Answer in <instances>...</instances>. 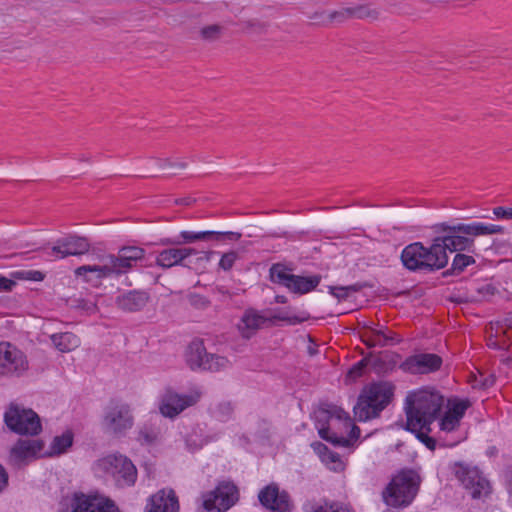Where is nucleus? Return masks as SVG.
I'll list each match as a JSON object with an SVG mask.
<instances>
[{
	"instance_id": "12",
	"label": "nucleus",
	"mask_w": 512,
	"mask_h": 512,
	"mask_svg": "<svg viewBox=\"0 0 512 512\" xmlns=\"http://www.w3.org/2000/svg\"><path fill=\"white\" fill-rule=\"evenodd\" d=\"M201 392L193 389L179 393L173 389L164 390L158 398V409L163 417L174 419L185 409L194 406L201 399Z\"/></svg>"
},
{
	"instance_id": "45",
	"label": "nucleus",
	"mask_w": 512,
	"mask_h": 512,
	"mask_svg": "<svg viewBox=\"0 0 512 512\" xmlns=\"http://www.w3.org/2000/svg\"><path fill=\"white\" fill-rule=\"evenodd\" d=\"M363 370V362L360 361L357 364H355L348 372V377L351 380L356 379L357 377L361 376Z\"/></svg>"
},
{
	"instance_id": "40",
	"label": "nucleus",
	"mask_w": 512,
	"mask_h": 512,
	"mask_svg": "<svg viewBox=\"0 0 512 512\" xmlns=\"http://www.w3.org/2000/svg\"><path fill=\"white\" fill-rule=\"evenodd\" d=\"M238 255L234 251L224 253L219 261V267L225 271H228L234 265Z\"/></svg>"
},
{
	"instance_id": "15",
	"label": "nucleus",
	"mask_w": 512,
	"mask_h": 512,
	"mask_svg": "<svg viewBox=\"0 0 512 512\" xmlns=\"http://www.w3.org/2000/svg\"><path fill=\"white\" fill-rule=\"evenodd\" d=\"M103 429L114 435H122L134 425V417L130 407L126 404L109 406L102 417Z\"/></svg>"
},
{
	"instance_id": "35",
	"label": "nucleus",
	"mask_w": 512,
	"mask_h": 512,
	"mask_svg": "<svg viewBox=\"0 0 512 512\" xmlns=\"http://www.w3.org/2000/svg\"><path fill=\"white\" fill-rule=\"evenodd\" d=\"M303 509L304 512H352L348 504L337 501H311Z\"/></svg>"
},
{
	"instance_id": "49",
	"label": "nucleus",
	"mask_w": 512,
	"mask_h": 512,
	"mask_svg": "<svg viewBox=\"0 0 512 512\" xmlns=\"http://www.w3.org/2000/svg\"><path fill=\"white\" fill-rule=\"evenodd\" d=\"M206 442L204 440H200L199 443H192L190 439L186 440V445L189 450L196 451L200 449Z\"/></svg>"
},
{
	"instance_id": "1",
	"label": "nucleus",
	"mask_w": 512,
	"mask_h": 512,
	"mask_svg": "<svg viewBox=\"0 0 512 512\" xmlns=\"http://www.w3.org/2000/svg\"><path fill=\"white\" fill-rule=\"evenodd\" d=\"M146 256L142 247L124 245L116 253H102L96 256L98 263L82 265L75 269L74 274L84 283L101 286L103 281H117L126 286L140 284L137 278L144 275L137 269Z\"/></svg>"
},
{
	"instance_id": "3",
	"label": "nucleus",
	"mask_w": 512,
	"mask_h": 512,
	"mask_svg": "<svg viewBox=\"0 0 512 512\" xmlns=\"http://www.w3.org/2000/svg\"><path fill=\"white\" fill-rule=\"evenodd\" d=\"M435 229L445 233L443 236L434 238L436 244H440V248L445 253H447V250L450 252L467 251L475 253V237L504 233V227L482 222L458 223L456 225L441 223L437 224Z\"/></svg>"
},
{
	"instance_id": "58",
	"label": "nucleus",
	"mask_w": 512,
	"mask_h": 512,
	"mask_svg": "<svg viewBox=\"0 0 512 512\" xmlns=\"http://www.w3.org/2000/svg\"><path fill=\"white\" fill-rule=\"evenodd\" d=\"M336 15H337V12H334V13L331 15V18H334Z\"/></svg>"
},
{
	"instance_id": "42",
	"label": "nucleus",
	"mask_w": 512,
	"mask_h": 512,
	"mask_svg": "<svg viewBox=\"0 0 512 512\" xmlns=\"http://www.w3.org/2000/svg\"><path fill=\"white\" fill-rule=\"evenodd\" d=\"M158 438V432L155 430L146 431L141 429L139 432L138 440L142 444H151L155 442Z\"/></svg>"
},
{
	"instance_id": "38",
	"label": "nucleus",
	"mask_w": 512,
	"mask_h": 512,
	"mask_svg": "<svg viewBox=\"0 0 512 512\" xmlns=\"http://www.w3.org/2000/svg\"><path fill=\"white\" fill-rule=\"evenodd\" d=\"M475 263V259L472 255H466L463 253H457L452 261V270L454 273H460L464 269Z\"/></svg>"
},
{
	"instance_id": "22",
	"label": "nucleus",
	"mask_w": 512,
	"mask_h": 512,
	"mask_svg": "<svg viewBox=\"0 0 512 512\" xmlns=\"http://www.w3.org/2000/svg\"><path fill=\"white\" fill-rule=\"evenodd\" d=\"M145 512H179L176 493L171 488H164L148 499Z\"/></svg>"
},
{
	"instance_id": "25",
	"label": "nucleus",
	"mask_w": 512,
	"mask_h": 512,
	"mask_svg": "<svg viewBox=\"0 0 512 512\" xmlns=\"http://www.w3.org/2000/svg\"><path fill=\"white\" fill-rule=\"evenodd\" d=\"M5 356L2 375L21 376L28 370L29 363L27 357L21 350L10 343H8Z\"/></svg>"
},
{
	"instance_id": "60",
	"label": "nucleus",
	"mask_w": 512,
	"mask_h": 512,
	"mask_svg": "<svg viewBox=\"0 0 512 512\" xmlns=\"http://www.w3.org/2000/svg\"><path fill=\"white\" fill-rule=\"evenodd\" d=\"M151 284H158L157 279H155Z\"/></svg>"
},
{
	"instance_id": "24",
	"label": "nucleus",
	"mask_w": 512,
	"mask_h": 512,
	"mask_svg": "<svg viewBox=\"0 0 512 512\" xmlns=\"http://www.w3.org/2000/svg\"><path fill=\"white\" fill-rule=\"evenodd\" d=\"M441 365V358L435 354H417L406 359L402 368L410 373H429L437 370Z\"/></svg>"
},
{
	"instance_id": "43",
	"label": "nucleus",
	"mask_w": 512,
	"mask_h": 512,
	"mask_svg": "<svg viewBox=\"0 0 512 512\" xmlns=\"http://www.w3.org/2000/svg\"><path fill=\"white\" fill-rule=\"evenodd\" d=\"M392 342V338L388 337L382 330L375 331L372 345L384 346Z\"/></svg>"
},
{
	"instance_id": "47",
	"label": "nucleus",
	"mask_w": 512,
	"mask_h": 512,
	"mask_svg": "<svg viewBox=\"0 0 512 512\" xmlns=\"http://www.w3.org/2000/svg\"><path fill=\"white\" fill-rule=\"evenodd\" d=\"M8 484V475L4 467L0 464V492L6 488Z\"/></svg>"
},
{
	"instance_id": "16",
	"label": "nucleus",
	"mask_w": 512,
	"mask_h": 512,
	"mask_svg": "<svg viewBox=\"0 0 512 512\" xmlns=\"http://www.w3.org/2000/svg\"><path fill=\"white\" fill-rule=\"evenodd\" d=\"M238 501L237 487L229 482L219 484L215 490L203 495L205 512H225Z\"/></svg>"
},
{
	"instance_id": "23",
	"label": "nucleus",
	"mask_w": 512,
	"mask_h": 512,
	"mask_svg": "<svg viewBox=\"0 0 512 512\" xmlns=\"http://www.w3.org/2000/svg\"><path fill=\"white\" fill-rule=\"evenodd\" d=\"M459 480L473 498H480L489 493V482L477 469H462L457 471Z\"/></svg>"
},
{
	"instance_id": "11",
	"label": "nucleus",
	"mask_w": 512,
	"mask_h": 512,
	"mask_svg": "<svg viewBox=\"0 0 512 512\" xmlns=\"http://www.w3.org/2000/svg\"><path fill=\"white\" fill-rule=\"evenodd\" d=\"M58 512H120L116 504L100 494L74 493L64 497Z\"/></svg>"
},
{
	"instance_id": "32",
	"label": "nucleus",
	"mask_w": 512,
	"mask_h": 512,
	"mask_svg": "<svg viewBox=\"0 0 512 512\" xmlns=\"http://www.w3.org/2000/svg\"><path fill=\"white\" fill-rule=\"evenodd\" d=\"M73 442L74 433L71 430L63 431L52 438L48 448L45 447V457H55L67 453Z\"/></svg>"
},
{
	"instance_id": "14",
	"label": "nucleus",
	"mask_w": 512,
	"mask_h": 512,
	"mask_svg": "<svg viewBox=\"0 0 512 512\" xmlns=\"http://www.w3.org/2000/svg\"><path fill=\"white\" fill-rule=\"evenodd\" d=\"M293 269L283 263H275L269 269L270 280L286 288H316L322 279L320 274L294 275Z\"/></svg>"
},
{
	"instance_id": "29",
	"label": "nucleus",
	"mask_w": 512,
	"mask_h": 512,
	"mask_svg": "<svg viewBox=\"0 0 512 512\" xmlns=\"http://www.w3.org/2000/svg\"><path fill=\"white\" fill-rule=\"evenodd\" d=\"M148 299L145 290H123L117 296V304L123 310L135 311L144 307Z\"/></svg>"
},
{
	"instance_id": "33",
	"label": "nucleus",
	"mask_w": 512,
	"mask_h": 512,
	"mask_svg": "<svg viewBox=\"0 0 512 512\" xmlns=\"http://www.w3.org/2000/svg\"><path fill=\"white\" fill-rule=\"evenodd\" d=\"M49 338L52 346L61 353H70L81 345L80 337L72 332L53 333Z\"/></svg>"
},
{
	"instance_id": "39",
	"label": "nucleus",
	"mask_w": 512,
	"mask_h": 512,
	"mask_svg": "<svg viewBox=\"0 0 512 512\" xmlns=\"http://www.w3.org/2000/svg\"><path fill=\"white\" fill-rule=\"evenodd\" d=\"M221 30L222 28L219 25H210L202 28L200 34L204 40L213 42L219 39Z\"/></svg>"
},
{
	"instance_id": "13",
	"label": "nucleus",
	"mask_w": 512,
	"mask_h": 512,
	"mask_svg": "<svg viewBox=\"0 0 512 512\" xmlns=\"http://www.w3.org/2000/svg\"><path fill=\"white\" fill-rule=\"evenodd\" d=\"M41 458H45L44 440L20 438L9 448L7 463L15 468H23Z\"/></svg>"
},
{
	"instance_id": "46",
	"label": "nucleus",
	"mask_w": 512,
	"mask_h": 512,
	"mask_svg": "<svg viewBox=\"0 0 512 512\" xmlns=\"http://www.w3.org/2000/svg\"><path fill=\"white\" fill-rule=\"evenodd\" d=\"M208 301L198 293L192 294V305L197 308H203L207 305Z\"/></svg>"
},
{
	"instance_id": "6",
	"label": "nucleus",
	"mask_w": 512,
	"mask_h": 512,
	"mask_svg": "<svg viewBox=\"0 0 512 512\" xmlns=\"http://www.w3.org/2000/svg\"><path fill=\"white\" fill-rule=\"evenodd\" d=\"M394 386L389 382H377L366 386L354 406L357 420L367 421L378 416L391 401Z\"/></svg>"
},
{
	"instance_id": "52",
	"label": "nucleus",
	"mask_w": 512,
	"mask_h": 512,
	"mask_svg": "<svg viewBox=\"0 0 512 512\" xmlns=\"http://www.w3.org/2000/svg\"><path fill=\"white\" fill-rule=\"evenodd\" d=\"M462 439H463L462 437H458V438H456V439H453V440H451V441L446 442V443H445V445H447V446H455V445H456V444H458L460 441H462Z\"/></svg>"
},
{
	"instance_id": "54",
	"label": "nucleus",
	"mask_w": 512,
	"mask_h": 512,
	"mask_svg": "<svg viewBox=\"0 0 512 512\" xmlns=\"http://www.w3.org/2000/svg\"><path fill=\"white\" fill-rule=\"evenodd\" d=\"M328 288L330 289H333V288H338L337 286H329ZM339 288H355L354 286H340Z\"/></svg>"
},
{
	"instance_id": "36",
	"label": "nucleus",
	"mask_w": 512,
	"mask_h": 512,
	"mask_svg": "<svg viewBox=\"0 0 512 512\" xmlns=\"http://www.w3.org/2000/svg\"><path fill=\"white\" fill-rule=\"evenodd\" d=\"M231 361L222 355L209 353L202 370L220 371L229 368Z\"/></svg>"
},
{
	"instance_id": "44",
	"label": "nucleus",
	"mask_w": 512,
	"mask_h": 512,
	"mask_svg": "<svg viewBox=\"0 0 512 512\" xmlns=\"http://www.w3.org/2000/svg\"><path fill=\"white\" fill-rule=\"evenodd\" d=\"M493 214L498 218L512 219V208L496 207Z\"/></svg>"
},
{
	"instance_id": "21",
	"label": "nucleus",
	"mask_w": 512,
	"mask_h": 512,
	"mask_svg": "<svg viewBox=\"0 0 512 512\" xmlns=\"http://www.w3.org/2000/svg\"><path fill=\"white\" fill-rule=\"evenodd\" d=\"M197 254V250L195 248L190 247H178V245H174V247L164 249L157 253L156 255V265L169 269L174 266H187V259L191 255Z\"/></svg>"
},
{
	"instance_id": "10",
	"label": "nucleus",
	"mask_w": 512,
	"mask_h": 512,
	"mask_svg": "<svg viewBox=\"0 0 512 512\" xmlns=\"http://www.w3.org/2000/svg\"><path fill=\"white\" fill-rule=\"evenodd\" d=\"M318 430L321 438L341 446H349L360 434L359 428L352 424L348 414L340 409L329 416L327 427Z\"/></svg>"
},
{
	"instance_id": "51",
	"label": "nucleus",
	"mask_w": 512,
	"mask_h": 512,
	"mask_svg": "<svg viewBox=\"0 0 512 512\" xmlns=\"http://www.w3.org/2000/svg\"><path fill=\"white\" fill-rule=\"evenodd\" d=\"M194 200L190 197L176 199L175 203L179 205H190Z\"/></svg>"
},
{
	"instance_id": "7",
	"label": "nucleus",
	"mask_w": 512,
	"mask_h": 512,
	"mask_svg": "<svg viewBox=\"0 0 512 512\" xmlns=\"http://www.w3.org/2000/svg\"><path fill=\"white\" fill-rule=\"evenodd\" d=\"M420 484L419 475L406 470L398 473L383 493V499L388 506L401 507L412 502Z\"/></svg>"
},
{
	"instance_id": "41",
	"label": "nucleus",
	"mask_w": 512,
	"mask_h": 512,
	"mask_svg": "<svg viewBox=\"0 0 512 512\" xmlns=\"http://www.w3.org/2000/svg\"><path fill=\"white\" fill-rule=\"evenodd\" d=\"M475 292L476 295H453V296H449V299L452 301V302H455V303H467V302H478L480 301V295H482V290H473Z\"/></svg>"
},
{
	"instance_id": "31",
	"label": "nucleus",
	"mask_w": 512,
	"mask_h": 512,
	"mask_svg": "<svg viewBox=\"0 0 512 512\" xmlns=\"http://www.w3.org/2000/svg\"><path fill=\"white\" fill-rule=\"evenodd\" d=\"M363 290H330L331 297L342 307L339 309V313H346L354 310L357 307L362 306V301H358V298L362 296Z\"/></svg>"
},
{
	"instance_id": "50",
	"label": "nucleus",
	"mask_w": 512,
	"mask_h": 512,
	"mask_svg": "<svg viewBox=\"0 0 512 512\" xmlns=\"http://www.w3.org/2000/svg\"><path fill=\"white\" fill-rule=\"evenodd\" d=\"M77 307L90 312V311L94 310L95 304L92 301L81 300V302L77 305Z\"/></svg>"
},
{
	"instance_id": "20",
	"label": "nucleus",
	"mask_w": 512,
	"mask_h": 512,
	"mask_svg": "<svg viewBox=\"0 0 512 512\" xmlns=\"http://www.w3.org/2000/svg\"><path fill=\"white\" fill-rule=\"evenodd\" d=\"M90 244L85 237L80 236H68L57 240L50 252V256H54L59 259L66 258L68 256L82 255L88 252Z\"/></svg>"
},
{
	"instance_id": "19",
	"label": "nucleus",
	"mask_w": 512,
	"mask_h": 512,
	"mask_svg": "<svg viewBox=\"0 0 512 512\" xmlns=\"http://www.w3.org/2000/svg\"><path fill=\"white\" fill-rule=\"evenodd\" d=\"M258 498L260 503L272 512H290L293 507L289 495L274 484L263 488Z\"/></svg>"
},
{
	"instance_id": "57",
	"label": "nucleus",
	"mask_w": 512,
	"mask_h": 512,
	"mask_svg": "<svg viewBox=\"0 0 512 512\" xmlns=\"http://www.w3.org/2000/svg\"><path fill=\"white\" fill-rule=\"evenodd\" d=\"M276 300H277L278 302H285V300L283 299V297H280V296H277V297H276Z\"/></svg>"
},
{
	"instance_id": "26",
	"label": "nucleus",
	"mask_w": 512,
	"mask_h": 512,
	"mask_svg": "<svg viewBox=\"0 0 512 512\" xmlns=\"http://www.w3.org/2000/svg\"><path fill=\"white\" fill-rule=\"evenodd\" d=\"M269 317V324L275 325L279 322L286 325H296L310 318L307 311L298 308L287 309H266Z\"/></svg>"
},
{
	"instance_id": "28",
	"label": "nucleus",
	"mask_w": 512,
	"mask_h": 512,
	"mask_svg": "<svg viewBox=\"0 0 512 512\" xmlns=\"http://www.w3.org/2000/svg\"><path fill=\"white\" fill-rule=\"evenodd\" d=\"M507 330H512V313L505 319L504 325L491 324L487 345L494 349H504L508 346Z\"/></svg>"
},
{
	"instance_id": "18",
	"label": "nucleus",
	"mask_w": 512,
	"mask_h": 512,
	"mask_svg": "<svg viewBox=\"0 0 512 512\" xmlns=\"http://www.w3.org/2000/svg\"><path fill=\"white\" fill-rule=\"evenodd\" d=\"M270 326L267 310L247 309L240 317L236 328L242 338L250 339L264 327Z\"/></svg>"
},
{
	"instance_id": "30",
	"label": "nucleus",
	"mask_w": 512,
	"mask_h": 512,
	"mask_svg": "<svg viewBox=\"0 0 512 512\" xmlns=\"http://www.w3.org/2000/svg\"><path fill=\"white\" fill-rule=\"evenodd\" d=\"M312 448L318 455L321 462L333 472H342L346 468L344 461L337 453L330 451L327 446L322 443H313Z\"/></svg>"
},
{
	"instance_id": "8",
	"label": "nucleus",
	"mask_w": 512,
	"mask_h": 512,
	"mask_svg": "<svg viewBox=\"0 0 512 512\" xmlns=\"http://www.w3.org/2000/svg\"><path fill=\"white\" fill-rule=\"evenodd\" d=\"M470 402L466 399L452 398L447 401L436 416L437 424H433V438L445 440L449 435H454L460 428L461 420Z\"/></svg>"
},
{
	"instance_id": "48",
	"label": "nucleus",
	"mask_w": 512,
	"mask_h": 512,
	"mask_svg": "<svg viewBox=\"0 0 512 512\" xmlns=\"http://www.w3.org/2000/svg\"><path fill=\"white\" fill-rule=\"evenodd\" d=\"M8 349V342L0 343V374H2L4 368L5 352Z\"/></svg>"
},
{
	"instance_id": "27",
	"label": "nucleus",
	"mask_w": 512,
	"mask_h": 512,
	"mask_svg": "<svg viewBox=\"0 0 512 512\" xmlns=\"http://www.w3.org/2000/svg\"><path fill=\"white\" fill-rule=\"evenodd\" d=\"M208 355L209 353L206 351L204 341L196 338L187 346L185 361L192 370H202Z\"/></svg>"
},
{
	"instance_id": "53",
	"label": "nucleus",
	"mask_w": 512,
	"mask_h": 512,
	"mask_svg": "<svg viewBox=\"0 0 512 512\" xmlns=\"http://www.w3.org/2000/svg\"><path fill=\"white\" fill-rule=\"evenodd\" d=\"M213 253H214L213 251H206V252H204V256L201 259H203L205 261H210Z\"/></svg>"
},
{
	"instance_id": "34",
	"label": "nucleus",
	"mask_w": 512,
	"mask_h": 512,
	"mask_svg": "<svg viewBox=\"0 0 512 512\" xmlns=\"http://www.w3.org/2000/svg\"><path fill=\"white\" fill-rule=\"evenodd\" d=\"M45 274L37 270H18L11 272L9 277L0 275V288H12L17 284L18 280L21 281H42Z\"/></svg>"
},
{
	"instance_id": "2",
	"label": "nucleus",
	"mask_w": 512,
	"mask_h": 512,
	"mask_svg": "<svg viewBox=\"0 0 512 512\" xmlns=\"http://www.w3.org/2000/svg\"><path fill=\"white\" fill-rule=\"evenodd\" d=\"M443 406L444 397L433 388H419L406 396V428L430 450L436 445V440L430 436L434 431L432 425Z\"/></svg>"
},
{
	"instance_id": "37",
	"label": "nucleus",
	"mask_w": 512,
	"mask_h": 512,
	"mask_svg": "<svg viewBox=\"0 0 512 512\" xmlns=\"http://www.w3.org/2000/svg\"><path fill=\"white\" fill-rule=\"evenodd\" d=\"M157 165L159 169L167 174L176 175L178 171L184 170L187 168V163L180 160H171V159H159L157 161Z\"/></svg>"
},
{
	"instance_id": "17",
	"label": "nucleus",
	"mask_w": 512,
	"mask_h": 512,
	"mask_svg": "<svg viewBox=\"0 0 512 512\" xmlns=\"http://www.w3.org/2000/svg\"><path fill=\"white\" fill-rule=\"evenodd\" d=\"M224 237L230 240H239L241 233L238 232H217V231H188L183 230L179 233L178 238H162V245H180L182 243H195L197 241H208L215 239L217 241L222 240Z\"/></svg>"
},
{
	"instance_id": "4",
	"label": "nucleus",
	"mask_w": 512,
	"mask_h": 512,
	"mask_svg": "<svg viewBox=\"0 0 512 512\" xmlns=\"http://www.w3.org/2000/svg\"><path fill=\"white\" fill-rule=\"evenodd\" d=\"M401 262L412 272H434L447 265L448 255L433 239L429 247H425L421 242L407 245L401 252Z\"/></svg>"
},
{
	"instance_id": "5",
	"label": "nucleus",
	"mask_w": 512,
	"mask_h": 512,
	"mask_svg": "<svg viewBox=\"0 0 512 512\" xmlns=\"http://www.w3.org/2000/svg\"><path fill=\"white\" fill-rule=\"evenodd\" d=\"M94 473L110 479L117 487H132L137 481L138 472L134 463L125 455L112 453L95 461Z\"/></svg>"
},
{
	"instance_id": "56",
	"label": "nucleus",
	"mask_w": 512,
	"mask_h": 512,
	"mask_svg": "<svg viewBox=\"0 0 512 512\" xmlns=\"http://www.w3.org/2000/svg\"><path fill=\"white\" fill-rule=\"evenodd\" d=\"M509 492L512 494V478L509 480Z\"/></svg>"
},
{
	"instance_id": "55",
	"label": "nucleus",
	"mask_w": 512,
	"mask_h": 512,
	"mask_svg": "<svg viewBox=\"0 0 512 512\" xmlns=\"http://www.w3.org/2000/svg\"><path fill=\"white\" fill-rule=\"evenodd\" d=\"M493 382H494V380H493V379H491V380H489V381L487 380V381L484 383V385H485V386H489V385H492V384H493Z\"/></svg>"
},
{
	"instance_id": "9",
	"label": "nucleus",
	"mask_w": 512,
	"mask_h": 512,
	"mask_svg": "<svg viewBox=\"0 0 512 512\" xmlns=\"http://www.w3.org/2000/svg\"><path fill=\"white\" fill-rule=\"evenodd\" d=\"M3 421L9 431L18 435L36 436L42 432L39 415L22 405L10 404L3 414Z\"/></svg>"
},
{
	"instance_id": "59",
	"label": "nucleus",
	"mask_w": 512,
	"mask_h": 512,
	"mask_svg": "<svg viewBox=\"0 0 512 512\" xmlns=\"http://www.w3.org/2000/svg\"><path fill=\"white\" fill-rule=\"evenodd\" d=\"M252 26V23L251 22H247V27H251Z\"/></svg>"
}]
</instances>
